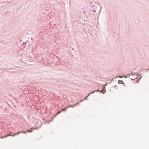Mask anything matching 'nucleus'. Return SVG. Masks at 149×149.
<instances>
[{
    "label": "nucleus",
    "instance_id": "nucleus-1",
    "mask_svg": "<svg viewBox=\"0 0 149 149\" xmlns=\"http://www.w3.org/2000/svg\"><path fill=\"white\" fill-rule=\"evenodd\" d=\"M16 135V134H14V135H11L10 134H8L7 136H4V137H6L8 136H14Z\"/></svg>",
    "mask_w": 149,
    "mask_h": 149
},
{
    "label": "nucleus",
    "instance_id": "nucleus-2",
    "mask_svg": "<svg viewBox=\"0 0 149 149\" xmlns=\"http://www.w3.org/2000/svg\"><path fill=\"white\" fill-rule=\"evenodd\" d=\"M61 111H60L58 112L56 114V115H57L58 114L60 113L61 112Z\"/></svg>",
    "mask_w": 149,
    "mask_h": 149
},
{
    "label": "nucleus",
    "instance_id": "nucleus-3",
    "mask_svg": "<svg viewBox=\"0 0 149 149\" xmlns=\"http://www.w3.org/2000/svg\"><path fill=\"white\" fill-rule=\"evenodd\" d=\"M27 132H32V130H28L27 131Z\"/></svg>",
    "mask_w": 149,
    "mask_h": 149
},
{
    "label": "nucleus",
    "instance_id": "nucleus-4",
    "mask_svg": "<svg viewBox=\"0 0 149 149\" xmlns=\"http://www.w3.org/2000/svg\"><path fill=\"white\" fill-rule=\"evenodd\" d=\"M66 109V108H64L63 109H62L61 110V111H63V110H65Z\"/></svg>",
    "mask_w": 149,
    "mask_h": 149
},
{
    "label": "nucleus",
    "instance_id": "nucleus-5",
    "mask_svg": "<svg viewBox=\"0 0 149 149\" xmlns=\"http://www.w3.org/2000/svg\"><path fill=\"white\" fill-rule=\"evenodd\" d=\"M22 132L23 133H24V134H26V131H25V132Z\"/></svg>",
    "mask_w": 149,
    "mask_h": 149
},
{
    "label": "nucleus",
    "instance_id": "nucleus-6",
    "mask_svg": "<svg viewBox=\"0 0 149 149\" xmlns=\"http://www.w3.org/2000/svg\"><path fill=\"white\" fill-rule=\"evenodd\" d=\"M90 95V94H89L86 97V99L87 98V97L89 96Z\"/></svg>",
    "mask_w": 149,
    "mask_h": 149
},
{
    "label": "nucleus",
    "instance_id": "nucleus-7",
    "mask_svg": "<svg viewBox=\"0 0 149 149\" xmlns=\"http://www.w3.org/2000/svg\"><path fill=\"white\" fill-rule=\"evenodd\" d=\"M20 133V132H18L17 133H16V134H19V133Z\"/></svg>",
    "mask_w": 149,
    "mask_h": 149
}]
</instances>
